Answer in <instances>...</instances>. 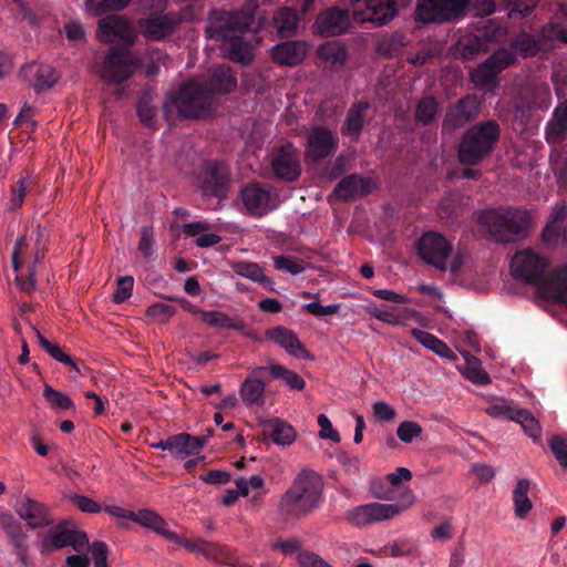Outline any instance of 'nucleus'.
<instances>
[{
	"label": "nucleus",
	"instance_id": "nucleus-1",
	"mask_svg": "<svg viewBox=\"0 0 567 567\" xmlns=\"http://www.w3.org/2000/svg\"><path fill=\"white\" fill-rule=\"evenodd\" d=\"M212 89L197 82H188L178 92L171 94L164 105L165 112L173 109L183 117H206L213 112L215 92L228 93L236 86V80L228 66H218L212 75Z\"/></svg>",
	"mask_w": 567,
	"mask_h": 567
},
{
	"label": "nucleus",
	"instance_id": "nucleus-2",
	"mask_svg": "<svg viewBox=\"0 0 567 567\" xmlns=\"http://www.w3.org/2000/svg\"><path fill=\"white\" fill-rule=\"evenodd\" d=\"M550 261L532 248L517 251L511 262L515 279L536 287L546 298L567 303V266L548 274Z\"/></svg>",
	"mask_w": 567,
	"mask_h": 567
},
{
	"label": "nucleus",
	"instance_id": "nucleus-3",
	"mask_svg": "<svg viewBox=\"0 0 567 567\" xmlns=\"http://www.w3.org/2000/svg\"><path fill=\"white\" fill-rule=\"evenodd\" d=\"M477 221L496 243L514 244L527 237L532 216L523 208L497 207L482 210Z\"/></svg>",
	"mask_w": 567,
	"mask_h": 567
},
{
	"label": "nucleus",
	"instance_id": "nucleus-4",
	"mask_svg": "<svg viewBox=\"0 0 567 567\" xmlns=\"http://www.w3.org/2000/svg\"><path fill=\"white\" fill-rule=\"evenodd\" d=\"M501 137V126L495 120H487L468 127L457 145V159L464 166H476L494 151Z\"/></svg>",
	"mask_w": 567,
	"mask_h": 567
},
{
	"label": "nucleus",
	"instance_id": "nucleus-5",
	"mask_svg": "<svg viewBox=\"0 0 567 567\" xmlns=\"http://www.w3.org/2000/svg\"><path fill=\"white\" fill-rule=\"evenodd\" d=\"M322 476L302 470L286 491V515L300 518L312 513L322 501Z\"/></svg>",
	"mask_w": 567,
	"mask_h": 567
},
{
	"label": "nucleus",
	"instance_id": "nucleus-6",
	"mask_svg": "<svg viewBox=\"0 0 567 567\" xmlns=\"http://www.w3.org/2000/svg\"><path fill=\"white\" fill-rule=\"evenodd\" d=\"M470 0H417L415 16L423 23L453 22L465 16Z\"/></svg>",
	"mask_w": 567,
	"mask_h": 567
},
{
	"label": "nucleus",
	"instance_id": "nucleus-7",
	"mask_svg": "<svg viewBox=\"0 0 567 567\" xmlns=\"http://www.w3.org/2000/svg\"><path fill=\"white\" fill-rule=\"evenodd\" d=\"M483 101L475 94H466L447 105L442 120V134L451 135L474 122L481 114Z\"/></svg>",
	"mask_w": 567,
	"mask_h": 567
},
{
	"label": "nucleus",
	"instance_id": "nucleus-8",
	"mask_svg": "<svg viewBox=\"0 0 567 567\" xmlns=\"http://www.w3.org/2000/svg\"><path fill=\"white\" fill-rule=\"evenodd\" d=\"M408 497L409 502L405 505L369 503L357 506L347 513V519L357 527L391 519L412 504V496L408 495Z\"/></svg>",
	"mask_w": 567,
	"mask_h": 567
},
{
	"label": "nucleus",
	"instance_id": "nucleus-9",
	"mask_svg": "<svg viewBox=\"0 0 567 567\" xmlns=\"http://www.w3.org/2000/svg\"><path fill=\"white\" fill-rule=\"evenodd\" d=\"M66 546H71L75 551H83L89 547L86 534L72 522H62L54 526L43 540V547L47 550Z\"/></svg>",
	"mask_w": 567,
	"mask_h": 567
},
{
	"label": "nucleus",
	"instance_id": "nucleus-10",
	"mask_svg": "<svg viewBox=\"0 0 567 567\" xmlns=\"http://www.w3.org/2000/svg\"><path fill=\"white\" fill-rule=\"evenodd\" d=\"M452 252V245L441 234L426 231L417 240V254L427 264L441 271L447 269L446 259Z\"/></svg>",
	"mask_w": 567,
	"mask_h": 567
},
{
	"label": "nucleus",
	"instance_id": "nucleus-11",
	"mask_svg": "<svg viewBox=\"0 0 567 567\" xmlns=\"http://www.w3.org/2000/svg\"><path fill=\"white\" fill-rule=\"evenodd\" d=\"M351 6L357 20L378 25L386 24L396 14L395 0H351Z\"/></svg>",
	"mask_w": 567,
	"mask_h": 567
},
{
	"label": "nucleus",
	"instance_id": "nucleus-12",
	"mask_svg": "<svg viewBox=\"0 0 567 567\" xmlns=\"http://www.w3.org/2000/svg\"><path fill=\"white\" fill-rule=\"evenodd\" d=\"M137 60L128 50H112L103 64L102 78L109 83H122L135 71Z\"/></svg>",
	"mask_w": 567,
	"mask_h": 567
},
{
	"label": "nucleus",
	"instance_id": "nucleus-13",
	"mask_svg": "<svg viewBox=\"0 0 567 567\" xmlns=\"http://www.w3.org/2000/svg\"><path fill=\"white\" fill-rule=\"evenodd\" d=\"M339 146L336 133L323 126H316L308 135L306 157L312 163H319L332 156Z\"/></svg>",
	"mask_w": 567,
	"mask_h": 567
},
{
	"label": "nucleus",
	"instance_id": "nucleus-14",
	"mask_svg": "<svg viewBox=\"0 0 567 567\" xmlns=\"http://www.w3.org/2000/svg\"><path fill=\"white\" fill-rule=\"evenodd\" d=\"M245 207L255 215H264L279 205L278 194L270 188L249 185L241 190Z\"/></svg>",
	"mask_w": 567,
	"mask_h": 567
},
{
	"label": "nucleus",
	"instance_id": "nucleus-15",
	"mask_svg": "<svg viewBox=\"0 0 567 567\" xmlns=\"http://www.w3.org/2000/svg\"><path fill=\"white\" fill-rule=\"evenodd\" d=\"M315 25L322 37L343 34L350 25L349 12L339 7L328 8L318 14Z\"/></svg>",
	"mask_w": 567,
	"mask_h": 567
},
{
	"label": "nucleus",
	"instance_id": "nucleus-16",
	"mask_svg": "<svg viewBox=\"0 0 567 567\" xmlns=\"http://www.w3.org/2000/svg\"><path fill=\"white\" fill-rule=\"evenodd\" d=\"M97 37L103 42L132 43L135 34L132 25L125 19L111 16L100 20Z\"/></svg>",
	"mask_w": 567,
	"mask_h": 567
},
{
	"label": "nucleus",
	"instance_id": "nucleus-17",
	"mask_svg": "<svg viewBox=\"0 0 567 567\" xmlns=\"http://www.w3.org/2000/svg\"><path fill=\"white\" fill-rule=\"evenodd\" d=\"M373 182L370 177L350 174L343 177L334 187L333 195L342 202L354 197H364L372 192Z\"/></svg>",
	"mask_w": 567,
	"mask_h": 567
},
{
	"label": "nucleus",
	"instance_id": "nucleus-18",
	"mask_svg": "<svg viewBox=\"0 0 567 567\" xmlns=\"http://www.w3.org/2000/svg\"><path fill=\"white\" fill-rule=\"evenodd\" d=\"M228 172L223 164H210L199 176L203 192L210 196L224 197Z\"/></svg>",
	"mask_w": 567,
	"mask_h": 567
},
{
	"label": "nucleus",
	"instance_id": "nucleus-19",
	"mask_svg": "<svg viewBox=\"0 0 567 567\" xmlns=\"http://www.w3.org/2000/svg\"><path fill=\"white\" fill-rule=\"evenodd\" d=\"M371 104L368 101H359L354 103L349 111L344 123L341 126L342 135L358 141L365 123V113L370 110Z\"/></svg>",
	"mask_w": 567,
	"mask_h": 567
},
{
	"label": "nucleus",
	"instance_id": "nucleus-20",
	"mask_svg": "<svg viewBox=\"0 0 567 567\" xmlns=\"http://www.w3.org/2000/svg\"><path fill=\"white\" fill-rule=\"evenodd\" d=\"M16 511L20 518L33 528L42 527L49 524V517L45 507L29 497H21L17 503Z\"/></svg>",
	"mask_w": 567,
	"mask_h": 567
},
{
	"label": "nucleus",
	"instance_id": "nucleus-21",
	"mask_svg": "<svg viewBox=\"0 0 567 567\" xmlns=\"http://www.w3.org/2000/svg\"><path fill=\"white\" fill-rule=\"evenodd\" d=\"M511 49L524 59L536 56L543 49L542 39L525 31H519L511 41Z\"/></svg>",
	"mask_w": 567,
	"mask_h": 567
},
{
	"label": "nucleus",
	"instance_id": "nucleus-22",
	"mask_svg": "<svg viewBox=\"0 0 567 567\" xmlns=\"http://www.w3.org/2000/svg\"><path fill=\"white\" fill-rule=\"evenodd\" d=\"M224 44L223 50L224 54L236 62L246 64L252 60V48L249 43L244 41L240 37L234 35L227 38L223 35Z\"/></svg>",
	"mask_w": 567,
	"mask_h": 567
},
{
	"label": "nucleus",
	"instance_id": "nucleus-23",
	"mask_svg": "<svg viewBox=\"0 0 567 567\" xmlns=\"http://www.w3.org/2000/svg\"><path fill=\"white\" fill-rule=\"evenodd\" d=\"M411 333L422 346L433 351L437 355L451 361H455L457 359L453 350L434 334L417 328H413Z\"/></svg>",
	"mask_w": 567,
	"mask_h": 567
},
{
	"label": "nucleus",
	"instance_id": "nucleus-24",
	"mask_svg": "<svg viewBox=\"0 0 567 567\" xmlns=\"http://www.w3.org/2000/svg\"><path fill=\"white\" fill-rule=\"evenodd\" d=\"M266 368H257L251 375H249L240 386V396L244 403L248 406L259 404L262 400L265 392V383L255 374L265 371Z\"/></svg>",
	"mask_w": 567,
	"mask_h": 567
},
{
	"label": "nucleus",
	"instance_id": "nucleus-25",
	"mask_svg": "<svg viewBox=\"0 0 567 567\" xmlns=\"http://www.w3.org/2000/svg\"><path fill=\"white\" fill-rule=\"evenodd\" d=\"M567 135V102L555 109L553 118L546 125V138L549 143H559Z\"/></svg>",
	"mask_w": 567,
	"mask_h": 567
},
{
	"label": "nucleus",
	"instance_id": "nucleus-26",
	"mask_svg": "<svg viewBox=\"0 0 567 567\" xmlns=\"http://www.w3.org/2000/svg\"><path fill=\"white\" fill-rule=\"evenodd\" d=\"M174 24V21L168 17L158 16L143 20L141 22V28L147 39L161 40L173 31Z\"/></svg>",
	"mask_w": 567,
	"mask_h": 567
},
{
	"label": "nucleus",
	"instance_id": "nucleus-27",
	"mask_svg": "<svg viewBox=\"0 0 567 567\" xmlns=\"http://www.w3.org/2000/svg\"><path fill=\"white\" fill-rule=\"evenodd\" d=\"M24 72L37 90L49 89L58 81V73L50 65L32 64Z\"/></svg>",
	"mask_w": 567,
	"mask_h": 567
},
{
	"label": "nucleus",
	"instance_id": "nucleus-28",
	"mask_svg": "<svg viewBox=\"0 0 567 567\" xmlns=\"http://www.w3.org/2000/svg\"><path fill=\"white\" fill-rule=\"evenodd\" d=\"M205 445V440L181 433L173 436V454L179 457L199 453Z\"/></svg>",
	"mask_w": 567,
	"mask_h": 567
},
{
	"label": "nucleus",
	"instance_id": "nucleus-29",
	"mask_svg": "<svg viewBox=\"0 0 567 567\" xmlns=\"http://www.w3.org/2000/svg\"><path fill=\"white\" fill-rule=\"evenodd\" d=\"M440 104L434 96H425L421 99L415 107L414 121L417 125H432L439 114Z\"/></svg>",
	"mask_w": 567,
	"mask_h": 567
},
{
	"label": "nucleus",
	"instance_id": "nucleus-30",
	"mask_svg": "<svg viewBox=\"0 0 567 567\" xmlns=\"http://www.w3.org/2000/svg\"><path fill=\"white\" fill-rule=\"evenodd\" d=\"M178 546H183L192 551L203 554L208 559L223 561L224 560V547L218 544L208 543L204 539H187L183 537V542Z\"/></svg>",
	"mask_w": 567,
	"mask_h": 567
},
{
	"label": "nucleus",
	"instance_id": "nucleus-31",
	"mask_svg": "<svg viewBox=\"0 0 567 567\" xmlns=\"http://www.w3.org/2000/svg\"><path fill=\"white\" fill-rule=\"evenodd\" d=\"M209 225L204 221H196L183 226L184 233L192 237H196V244L199 247H212L220 241V236L208 233Z\"/></svg>",
	"mask_w": 567,
	"mask_h": 567
},
{
	"label": "nucleus",
	"instance_id": "nucleus-32",
	"mask_svg": "<svg viewBox=\"0 0 567 567\" xmlns=\"http://www.w3.org/2000/svg\"><path fill=\"white\" fill-rule=\"evenodd\" d=\"M463 196L452 193L441 199L437 207V215L441 219L454 223L462 216Z\"/></svg>",
	"mask_w": 567,
	"mask_h": 567
},
{
	"label": "nucleus",
	"instance_id": "nucleus-33",
	"mask_svg": "<svg viewBox=\"0 0 567 567\" xmlns=\"http://www.w3.org/2000/svg\"><path fill=\"white\" fill-rule=\"evenodd\" d=\"M529 487V481L526 478H520L517 481L516 487L513 491L515 515L518 518H525L533 507L528 497Z\"/></svg>",
	"mask_w": 567,
	"mask_h": 567
},
{
	"label": "nucleus",
	"instance_id": "nucleus-34",
	"mask_svg": "<svg viewBox=\"0 0 567 567\" xmlns=\"http://www.w3.org/2000/svg\"><path fill=\"white\" fill-rule=\"evenodd\" d=\"M188 310L194 315L200 316L203 321L212 327L237 330H241L244 328L241 322L235 321L219 311H202L193 308H189Z\"/></svg>",
	"mask_w": 567,
	"mask_h": 567
},
{
	"label": "nucleus",
	"instance_id": "nucleus-35",
	"mask_svg": "<svg viewBox=\"0 0 567 567\" xmlns=\"http://www.w3.org/2000/svg\"><path fill=\"white\" fill-rule=\"evenodd\" d=\"M499 73V69L487 59L471 74V79L475 86L485 89L495 83Z\"/></svg>",
	"mask_w": 567,
	"mask_h": 567
},
{
	"label": "nucleus",
	"instance_id": "nucleus-36",
	"mask_svg": "<svg viewBox=\"0 0 567 567\" xmlns=\"http://www.w3.org/2000/svg\"><path fill=\"white\" fill-rule=\"evenodd\" d=\"M233 270L238 276L250 279L255 282L264 284L265 287L272 289V282L266 278L262 269L257 264L245 261L236 262L233 265Z\"/></svg>",
	"mask_w": 567,
	"mask_h": 567
},
{
	"label": "nucleus",
	"instance_id": "nucleus-37",
	"mask_svg": "<svg viewBox=\"0 0 567 567\" xmlns=\"http://www.w3.org/2000/svg\"><path fill=\"white\" fill-rule=\"evenodd\" d=\"M457 50L464 60H472L485 50L486 43L475 34H466L457 41Z\"/></svg>",
	"mask_w": 567,
	"mask_h": 567
},
{
	"label": "nucleus",
	"instance_id": "nucleus-38",
	"mask_svg": "<svg viewBox=\"0 0 567 567\" xmlns=\"http://www.w3.org/2000/svg\"><path fill=\"white\" fill-rule=\"evenodd\" d=\"M319 56L332 65H341L347 60V49L336 42H328L319 47Z\"/></svg>",
	"mask_w": 567,
	"mask_h": 567
},
{
	"label": "nucleus",
	"instance_id": "nucleus-39",
	"mask_svg": "<svg viewBox=\"0 0 567 567\" xmlns=\"http://www.w3.org/2000/svg\"><path fill=\"white\" fill-rule=\"evenodd\" d=\"M515 422L519 423L524 432L535 442L542 436V427L539 422L526 409H519L516 414Z\"/></svg>",
	"mask_w": 567,
	"mask_h": 567
},
{
	"label": "nucleus",
	"instance_id": "nucleus-40",
	"mask_svg": "<svg viewBox=\"0 0 567 567\" xmlns=\"http://www.w3.org/2000/svg\"><path fill=\"white\" fill-rule=\"evenodd\" d=\"M368 310L369 313L375 319L392 326H401L403 324L404 319H409L417 315V312L413 309H405L404 316L400 317L391 311L382 310L377 306H370Z\"/></svg>",
	"mask_w": 567,
	"mask_h": 567
},
{
	"label": "nucleus",
	"instance_id": "nucleus-41",
	"mask_svg": "<svg viewBox=\"0 0 567 567\" xmlns=\"http://www.w3.org/2000/svg\"><path fill=\"white\" fill-rule=\"evenodd\" d=\"M567 226V206H563L554 213L553 221L543 230L544 240L557 238Z\"/></svg>",
	"mask_w": 567,
	"mask_h": 567
},
{
	"label": "nucleus",
	"instance_id": "nucleus-42",
	"mask_svg": "<svg viewBox=\"0 0 567 567\" xmlns=\"http://www.w3.org/2000/svg\"><path fill=\"white\" fill-rule=\"evenodd\" d=\"M43 396L53 409L69 410L73 408V402L68 394L53 389L49 384L44 385Z\"/></svg>",
	"mask_w": 567,
	"mask_h": 567
},
{
	"label": "nucleus",
	"instance_id": "nucleus-43",
	"mask_svg": "<svg viewBox=\"0 0 567 567\" xmlns=\"http://www.w3.org/2000/svg\"><path fill=\"white\" fill-rule=\"evenodd\" d=\"M262 434L267 441L284 445V423L279 419H269L261 423Z\"/></svg>",
	"mask_w": 567,
	"mask_h": 567
},
{
	"label": "nucleus",
	"instance_id": "nucleus-44",
	"mask_svg": "<svg viewBox=\"0 0 567 567\" xmlns=\"http://www.w3.org/2000/svg\"><path fill=\"white\" fill-rule=\"evenodd\" d=\"M286 352L297 359L312 360L313 355L306 349L296 333L286 329Z\"/></svg>",
	"mask_w": 567,
	"mask_h": 567
},
{
	"label": "nucleus",
	"instance_id": "nucleus-45",
	"mask_svg": "<svg viewBox=\"0 0 567 567\" xmlns=\"http://www.w3.org/2000/svg\"><path fill=\"white\" fill-rule=\"evenodd\" d=\"M518 408H514L505 400H498L486 409L492 417L515 421Z\"/></svg>",
	"mask_w": 567,
	"mask_h": 567
},
{
	"label": "nucleus",
	"instance_id": "nucleus-46",
	"mask_svg": "<svg viewBox=\"0 0 567 567\" xmlns=\"http://www.w3.org/2000/svg\"><path fill=\"white\" fill-rule=\"evenodd\" d=\"M307 53V44L301 41H286V65H297Z\"/></svg>",
	"mask_w": 567,
	"mask_h": 567
},
{
	"label": "nucleus",
	"instance_id": "nucleus-47",
	"mask_svg": "<svg viewBox=\"0 0 567 567\" xmlns=\"http://www.w3.org/2000/svg\"><path fill=\"white\" fill-rule=\"evenodd\" d=\"M133 520L155 532L166 525L162 517L150 509H142L138 513H134Z\"/></svg>",
	"mask_w": 567,
	"mask_h": 567
},
{
	"label": "nucleus",
	"instance_id": "nucleus-48",
	"mask_svg": "<svg viewBox=\"0 0 567 567\" xmlns=\"http://www.w3.org/2000/svg\"><path fill=\"white\" fill-rule=\"evenodd\" d=\"M467 362V379L475 384H487L491 382L488 373L480 367L478 360L471 355L466 359Z\"/></svg>",
	"mask_w": 567,
	"mask_h": 567
},
{
	"label": "nucleus",
	"instance_id": "nucleus-49",
	"mask_svg": "<svg viewBox=\"0 0 567 567\" xmlns=\"http://www.w3.org/2000/svg\"><path fill=\"white\" fill-rule=\"evenodd\" d=\"M422 426L414 421H403L396 429V435L403 443H411L422 434Z\"/></svg>",
	"mask_w": 567,
	"mask_h": 567
},
{
	"label": "nucleus",
	"instance_id": "nucleus-50",
	"mask_svg": "<svg viewBox=\"0 0 567 567\" xmlns=\"http://www.w3.org/2000/svg\"><path fill=\"white\" fill-rule=\"evenodd\" d=\"M488 60L502 72L516 62V53L513 50L503 48L489 55Z\"/></svg>",
	"mask_w": 567,
	"mask_h": 567
},
{
	"label": "nucleus",
	"instance_id": "nucleus-51",
	"mask_svg": "<svg viewBox=\"0 0 567 567\" xmlns=\"http://www.w3.org/2000/svg\"><path fill=\"white\" fill-rule=\"evenodd\" d=\"M131 0H90V8L95 14H101L105 10H120L128 4Z\"/></svg>",
	"mask_w": 567,
	"mask_h": 567
},
{
	"label": "nucleus",
	"instance_id": "nucleus-52",
	"mask_svg": "<svg viewBox=\"0 0 567 567\" xmlns=\"http://www.w3.org/2000/svg\"><path fill=\"white\" fill-rule=\"evenodd\" d=\"M173 313L172 307L164 302L154 303L146 310V316L158 322L167 321Z\"/></svg>",
	"mask_w": 567,
	"mask_h": 567
},
{
	"label": "nucleus",
	"instance_id": "nucleus-53",
	"mask_svg": "<svg viewBox=\"0 0 567 567\" xmlns=\"http://www.w3.org/2000/svg\"><path fill=\"white\" fill-rule=\"evenodd\" d=\"M303 309H306L309 313H311L315 317L322 318L326 316L338 313L340 310V306L338 303L322 306L318 301H312L303 305Z\"/></svg>",
	"mask_w": 567,
	"mask_h": 567
},
{
	"label": "nucleus",
	"instance_id": "nucleus-54",
	"mask_svg": "<svg viewBox=\"0 0 567 567\" xmlns=\"http://www.w3.org/2000/svg\"><path fill=\"white\" fill-rule=\"evenodd\" d=\"M134 286L132 276L121 277L117 280V288L114 295V301L121 303L131 297Z\"/></svg>",
	"mask_w": 567,
	"mask_h": 567
},
{
	"label": "nucleus",
	"instance_id": "nucleus-55",
	"mask_svg": "<svg viewBox=\"0 0 567 567\" xmlns=\"http://www.w3.org/2000/svg\"><path fill=\"white\" fill-rule=\"evenodd\" d=\"M537 3L538 0H514L509 9V17L525 18L533 12Z\"/></svg>",
	"mask_w": 567,
	"mask_h": 567
},
{
	"label": "nucleus",
	"instance_id": "nucleus-56",
	"mask_svg": "<svg viewBox=\"0 0 567 567\" xmlns=\"http://www.w3.org/2000/svg\"><path fill=\"white\" fill-rule=\"evenodd\" d=\"M297 561L300 567H333L322 557L312 551L299 553Z\"/></svg>",
	"mask_w": 567,
	"mask_h": 567
},
{
	"label": "nucleus",
	"instance_id": "nucleus-57",
	"mask_svg": "<svg viewBox=\"0 0 567 567\" xmlns=\"http://www.w3.org/2000/svg\"><path fill=\"white\" fill-rule=\"evenodd\" d=\"M549 447L559 464L565 462L567 458V436L554 435L549 440Z\"/></svg>",
	"mask_w": 567,
	"mask_h": 567
},
{
	"label": "nucleus",
	"instance_id": "nucleus-58",
	"mask_svg": "<svg viewBox=\"0 0 567 567\" xmlns=\"http://www.w3.org/2000/svg\"><path fill=\"white\" fill-rule=\"evenodd\" d=\"M318 425L320 426V437L329 439L332 442H340L341 437L338 431L332 427V423L326 414L318 415Z\"/></svg>",
	"mask_w": 567,
	"mask_h": 567
},
{
	"label": "nucleus",
	"instance_id": "nucleus-59",
	"mask_svg": "<svg viewBox=\"0 0 567 567\" xmlns=\"http://www.w3.org/2000/svg\"><path fill=\"white\" fill-rule=\"evenodd\" d=\"M374 416L382 422H391L396 416L395 410L384 401H378L372 405Z\"/></svg>",
	"mask_w": 567,
	"mask_h": 567
},
{
	"label": "nucleus",
	"instance_id": "nucleus-60",
	"mask_svg": "<svg viewBox=\"0 0 567 567\" xmlns=\"http://www.w3.org/2000/svg\"><path fill=\"white\" fill-rule=\"evenodd\" d=\"M45 351L56 361L68 364L70 368L79 371L76 362L71 355L65 353L60 346L52 343Z\"/></svg>",
	"mask_w": 567,
	"mask_h": 567
},
{
	"label": "nucleus",
	"instance_id": "nucleus-61",
	"mask_svg": "<svg viewBox=\"0 0 567 567\" xmlns=\"http://www.w3.org/2000/svg\"><path fill=\"white\" fill-rule=\"evenodd\" d=\"M94 557L95 567H106L107 566V547L104 543H94L92 545L89 544V547Z\"/></svg>",
	"mask_w": 567,
	"mask_h": 567
},
{
	"label": "nucleus",
	"instance_id": "nucleus-62",
	"mask_svg": "<svg viewBox=\"0 0 567 567\" xmlns=\"http://www.w3.org/2000/svg\"><path fill=\"white\" fill-rule=\"evenodd\" d=\"M153 231L143 227L141 230V240L138 243V250L144 257H150L153 252Z\"/></svg>",
	"mask_w": 567,
	"mask_h": 567
},
{
	"label": "nucleus",
	"instance_id": "nucleus-63",
	"mask_svg": "<svg viewBox=\"0 0 567 567\" xmlns=\"http://www.w3.org/2000/svg\"><path fill=\"white\" fill-rule=\"evenodd\" d=\"M372 295L379 299L394 303H408L410 301L409 297L389 289H375L372 291Z\"/></svg>",
	"mask_w": 567,
	"mask_h": 567
},
{
	"label": "nucleus",
	"instance_id": "nucleus-64",
	"mask_svg": "<svg viewBox=\"0 0 567 567\" xmlns=\"http://www.w3.org/2000/svg\"><path fill=\"white\" fill-rule=\"evenodd\" d=\"M72 501L82 512H85V513L100 512V505L86 496L74 495V496H72Z\"/></svg>",
	"mask_w": 567,
	"mask_h": 567
}]
</instances>
